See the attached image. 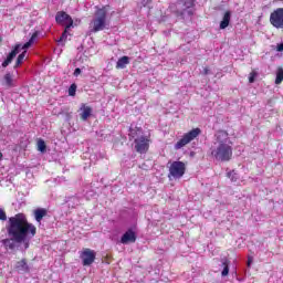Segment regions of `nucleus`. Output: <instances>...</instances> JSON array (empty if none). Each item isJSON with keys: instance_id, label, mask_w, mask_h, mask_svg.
<instances>
[{"instance_id": "obj_33", "label": "nucleus", "mask_w": 283, "mask_h": 283, "mask_svg": "<svg viewBox=\"0 0 283 283\" xmlns=\"http://www.w3.org/2000/svg\"><path fill=\"white\" fill-rule=\"evenodd\" d=\"M203 74H205V75L209 74V69H208V67H205V69H203Z\"/></svg>"}, {"instance_id": "obj_1", "label": "nucleus", "mask_w": 283, "mask_h": 283, "mask_svg": "<svg viewBox=\"0 0 283 283\" xmlns=\"http://www.w3.org/2000/svg\"><path fill=\"white\" fill-rule=\"evenodd\" d=\"M7 233L10 239L2 240L7 249H14L17 244H22L24 251L30 249V241L36 235V227L28 222V218L23 213H18L9 218Z\"/></svg>"}, {"instance_id": "obj_32", "label": "nucleus", "mask_w": 283, "mask_h": 283, "mask_svg": "<svg viewBox=\"0 0 283 283\" xmlns=\"http://www.w3.org/2000/svg\"><path fill=\"white\" fill-rule=\"evenodd\" d=\"M252 263H253V259H252V258H249V259H248V266H251Z\"/></svg>"}, {"instance_id": "obj_29", "label": "nucleus", "mask_w": 283, "mask_h": 283, "mask_svg": "<svg viewBox=\"0 0 283 283\" xmlns=\"http://www.w3.org/2000/svg\"><path fill=\"white\" fill-rule=\"evenodd\" d=\"M142 3L144 7L149 6L151 3V0H142Z\"/></svg>"}, {"instance_id": "obj_9", "label": "nucleus", "mask_w": 283, "mask_h": 283, "mask_svg": "<svg viewBox=\"0 0 283 283\" xmlns=\"http://www.w3.org/2000/svg\"><path fill=\"white\" fill-rule=\"evenodd\" d=\"M135 149L138 154H147L149 149V138L145 136L135 138Z\"/></svg>"}, {"instance_id": "obj_6", "label": "nucleus", "mask_w": 283, "mask_h": 283, "mask_svg": "<svg viewBox=\"0 0 283 283\" xmlns=\"http://www.w3.org/2000/svg\"><path fill=\"white\" fill-rule=\"evenodd\" d=\"M270 23L273 28L283 30V8H277L270 14Z\"/></svg>"}, {"instance_id": "obj_16", "label": "nucleus", "mask_w": 283, "mask_h": 283, "mask_svg": "<svg viewBox=\"0 0 283 283\" xmlns=\"http://www.w3.org/2000/svg\"><path fill=\"white\" fill-rule=\"evenodd\" d=\"M193 0H184V12H187L190 17L193 14Z\"/></svg>"}, {"instance_id": "obj_20", "label": "nucleus", "mask_w": 283, "mask_h": 283, "mask_svg": "<svg viewBox=\"0 0 283 283\" xmlns=\"http://www.w3.org/2000/svg\"><path fill=\"white\" fill-rule=\"evenodd\" d=\"M283 81V69H279L276 72V78H275V84L280 85Z\"/></svg>"}, {"instance_id": "obj_18", "label": "nucleus", "mask_w": 283, "mask_h": 283, "mask_svg": "<svg viewBox=\"0 0 283 283\" xmlns=\"http://www.w3.org/2000/svg\"><path fill=\"white\" fill-rule=\"evenodd\" d=\"M221 266H223V270L221 272V276L227 277V275H229V260L222 259Z\"/></svg>"}, {"instance_id": "obj_5", "label": "nucleus", "mask_w": 283, "mask_h": 283, "mask_svg": "<svg viewBox=\"0 0 283 283\" xmlns=\"http://www.w3.org/2000/svg\"><path fill=\"white\" fill-rule=\"evenodd\" d=\"M185 171H187V166L182 161H174L169 167L168 178L171 180H180L185 176Z\"/></svg>"}, {"instance_id": "obj_31", "label": "nucleus", "mask_w": 283, "mask_h": 283, "mask_svg": "<svg viewBox=\"0 0 283 283\" xmlns=\"http://www.w3.org/2000/svg\"><path fill=\"white\" fill-rule=\"evenodd\" d=\"M135 135H136V130L130 129L129 136H130L132 138H135Z\"/></svg>"}, {"instance_id": "obj_27", "label": "nucleus", "mask_w": 283, "mask_h": 283, "mask_svg": "<svg viewBox=\"0 0 283 283\" xmlns=\"http://www.w3.org/2000/svg\"><path fill=\"white\" fill-rule=\"evenodd\" d=\"M0 220H8V216L6 214V210L0 208Z\"/></svg>"}, {"instance_id": "obj_13", "label": "nucleus", "mask_w": 283, "mask_h": 283, "mask_svg": "<svg viewBox=\"0 0 283 283\" xmlns=\"http://www.w3.org/2000/svg\"><path fill=\"white\" fill-rule=\"evenodd\" d=\"M80 118L81 120H87V118H90L92 116V107L82 104L80 107Z\"/></svg>"}, {"instance_id": "obj_2", "label": "nucleus", "mask_w": 283, "mask_h": 283, "mask_svg": "<svg viewBox=\"0 0 283 283\" xmlns=\"http://www.w3.org/2000/svg\"><path fill=\"white\" fill-rule=\"evenodd\" d=\"M231 138H229V133L226 130H218L214 135V142L211 146V155L216 160L221 163H228L233 156V147H231Z\"/></svg>"}, {"instance_id": "obj_8", "label": "nucleus", "mask_w": 283, "mask_h": 283, "mask_svg": "<svg viewBox=\"0 0 283 283\" xmlns=\"http://www.w3.org/2000/svg\"><path fill=\"white\" fill-rule=\"evenodd\" d=\"M80 258L83 262V266H91V264H94V261L96 260V252L91 249H84L80 254Z\"/></svg>"}, {"instance_id": "obj_19", "label": "nucleus", "mask_w": 283, "mask_h": 283, "mask_svg": "<svg viewBox=\"0 0 283 283\" xmlns=\"http://www.w3.org/2000/svg\"><path fill=\"white\" fill-rule=\"evenodd\" d=\"M70 29H67V27H65V30H64V32L62 33V35H61V38H60V40L57 41V43L60 44V45H64L65 44V41H67V31H69Z\"/></svg>"}, {"instance_id": "obj_28", "label": "nucleus", "mask_w": 283, "mask_h": 283, "mask_svg": "<svg viewBox=\"0 0 283 283\" xmlns=\"http://www.w3.org/2000/svg\"><path fill=\"white\" fill-rule=\"evenodd\" d=\"M277 52H283V42L276 45Z\"/></svg>"}, {"instance_id": "obj_22", "label": "nucleus", "mask_w": 283, "mask_h": 283, "mask_svg": "<svg viewBox=\"0 0 283 283\" xmlns=\"http://www.w3.org/2000/svg\"><path fill=\"white\" fill-rule=\"evenodd\" d=\"M228 178H230V180L232 182H237L238 181V174H235V170H232V171L228 172Z\"/></svg>"}, {"instance_id": "obj_34", "label": "nucleus", "mask_w": 283, "mask_h": 283, "mask_svg": "<svg viewBox=\"0 0 283 283\" xmlns=\"http://www.w3.org/2000/svg\"><path fill=\"white\" fill-rule=\"evenodd\" d=\"M178 1H181V2H184L185 0H178Z\"/></svg>"}, {"instance_id": "obj_14", "label": "nucleus", "mask_w": 283, "mask_h": 283, "mask_svg": "<svg viewBox=\"0 0 283 283\" xmlns=\"http://www.w3.org/2000/svg\"><path fill=\"white\" fill-rule=\"evenodd\" d=\"M229 23H231V12L227 11L220 22V30H227V28H229Z\"/></svg>"}, {"instance_id": "obj_15", "label": "nucleus", "mask_w": 283, "mask_h": 283, "mask_svg": "<svg viewBox=\"0 0 283 283\" xmlns=\"http://www.w3.org/2000/svg\"><path fill=\"white\" fill-rule=\"evenodd\" d=\"M127 65H129V56L124 55L122 56L117 63H116V69L117 70H125V67H127Z\"/></svg>"}, {"instance_id": "obj_21", "label": "nucleus", "mask_w": 283, "mask_h": 283, "mask_svg": "<svg viewBox=\"0 0 283 283\" xmlns=\"http://www.w3.org/2000/svg\"><path fill=\"white\" fill-rule=\"evenodd\" d=\"M17 269H19V271H27L28 270V263H25V260L19 261L17 263Z\"/></svg>"}, {"instance_id": "obj_11", "label": "nucleus", "mask_w": 283, "mask_h": 283, "mask_svg": "<svg viewBox=\"0 0 283 283\" xmlns=\"http://www.w3.org/2000/svg\"><path fill=\"white\" fill-rule=\"evenodd\" d=\"M136 242V232L129 229L120 238V244H134Z\"/></svg>"}, {"instance_id": "obj_10", "label": "nucleus", "mask_w": 283, "mask_h": 283, "mask_svg": "<svg viewBox=\"0 0 283 283\" xmlns=\"http://www.w3.org/2000/svg\"><path fill=\"white\" fill-rule=\"evenodd\" d=\"M36 39V33H33L31 39L23 44V46L20 45V50H23V52L18 56L14 67H19L23 63V60L25 59V52L34 43V40Z\"/></svg>"}, {"instance_id": "obj_30", "label": "nucleus", "mask_w": 283, "mask_h": 283, "mask_svg": "<svg viewBox=\"0 0 283 283\" xmlns=\"http://www.w3.org/2000/svg\"><path fill=\"white\" fill-rule=\"evenodd\" d=\"M81 75V69H75L74 71V76H80Z\"/></svg>"}, {"instance_id": "obj_12", "label": "nucleus", "mask_w": 283, "mask_h": 283, "mask_svg": "<svg viewBox=\"0 0 283 283\" xmlns=\"http://www.w3.org/2000/svg\"><path fill=\"white\" fill-rule=\"evenodd\" d=\"M20 52H21V44H18L15 45L14 50H12L7 56V59L2 62V67H8V65L12 63V60L14 59V56H17V54H19Z\"/></svg>"}, {"instance_id": "obj_24", "label": "nucleus", "mask_w": 283, "mask_h": 283, "mask_svg": "<svg viewBox=\"0 0 283 283\" xmlns=\"http://www.w3.org/2000/svg\"><path fill=\"white\" fill-rule=\"evenodd\" d=\"M38 150L39 151H45V142L43 139L38 140Z\"/></svg>"}, {"instance_id": "obj_4", "label": "nucleus", "mask_w": 283, "mask_h": 283, "mask_svg": "<svg viewBox=\"0 0 283 283\" xmlns=\"http://www.w3.org/2000/svg\"><path fill=\"white\" fill-rule=\"evenodd\" d=\"M200 134H202V130H200V128H193L192 130L186 133L181 137V139L175 144V149H182V147H187V145H189V143H191L192 140H196V138H198Z\"/></svg>"}, {"instance_id": "obj_3", "label": "nucleus", "mask_w": 283, "mask_h": 283, "mask_svg": "<svg viewBox=\"0 0 283 283\" xmlns=\"http://www.w3.org/2000/svg\"><path fill=\"white\" fill-rule=\"evenodd\" d=\"M107 28H109V21L107 20V8L103 7L95 11L94 17L88 24V30L93 34H96V32H103V30H107Z\"/></svg>"}, {"instance_id": "obj_23", "label": "nucleus", "mask_w": 283, "mask_h": 283, "mask_svg": "<svg viewBox=\"0 0 283 283\" xmlns=\"http://www.w3.org/2000/svg\"><path fill=\"white\" fill-rule=\"evenodd\" d=\"M4 81H6V84L9 86V87H12V75L10 73H7L4 75Z\"/></svg>"}, {"instance_id": "obj_17", "label": "nucleus", "mask_w": 283, "mask_h": 283, "mask_svg": "<svg viewBox=\"0 0 283 283\" xmlns=\"http://www.w3.org/2000/svg\"><path fill=\"white\" fill-rule=\"evenodd\" d=\"M45 216H48V210L43 209V208H39L34 210V218L36 220V222H41V220H43V218H45Z\"/></svg>"}, {"instance_id": "obj_7", "label": "nucleus", "mask_w": 283, "mask_h": 283, "mask_svg": "<svg viewBox=\"0 0 283 283\" xmlns=\"http://www.w3.org/2000/svg\"><path fill=\"white\" fill-rule=\"evenodd\" d=\"M56 23H61L62 25H65L66 30H70V28H73L74 20H72V17L67 14L65 11L57 12L55 15Z\"/></svg>"}, {"instance_id": "obj_25", "label": "nucleus", "mask_w": 283, "mask_h": 283, "mask_svg": "<svg viewBox=\"0 0 283 283\" xmlns=\"http://www.w3.org/2000/svg\"><path fill=\"white\" fill-rule=\"evenodd\" d=\"M69 96H76V84H72L69 87Z\"/></svg>"}, {"instance_id": "obj_26", "label": "nucleus", "mask_w": 283, "mask_h": 283, "mask_svg": "<svg viewBox=\"0 0 283 283\" xmlns=\"http://www.w3.org/2000/svg\"><path fill=\"white\" fill-rule=\"evenodd\" d=\"M256 76H258V73L255 71L251 72L249 76V83H255Z\"/></svg>"}]
</instances>
